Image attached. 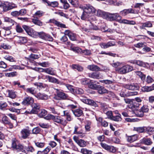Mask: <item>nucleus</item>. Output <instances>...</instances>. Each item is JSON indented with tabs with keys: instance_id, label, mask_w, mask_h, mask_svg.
Wrapping results in <instances>:
<instances>
[{
	"instance_id": "obj_29",
	"label": "nucleus",
	"mask_w": 154,
	"mask_h": 154,
	"mask_svg": "<svg viewBox=\"0 0 154 154\" xmlns=\"http://www.w3.org/2000/svg\"><path fill=\"white\" fill-rule=\"evenodd\" d=\"M4 19V22L8 23L11 26L14 25L15 23L14 20L8 17H5Z\"/></svg>"
},
{
	"instance_id": "obj_18",
	"label": "nucleus",
	"mask_w": 154,
	"mask_h": 154,
	"mask_svg": "<svg viewBox=\"0 0 154 154\" xmlns=\"http://www.w3.org/2000/svg\"><path fill=\"white\" fill-rule=\"evenodd\" d=\"M21 133L22 137L24 139H26L29 135L30 132L29 130L24 129L21 131Z\"/></svg>"
},
{
	"instance_id": "obj_60",
	"label": "nucleus",
	"mask_w": 154,
	"mask_h": 154,
	"mask_svg": "<svg viewBox=\"0 0 154 154\" xmlns=\"http://www.w3.org/2000/svg\"><path fill=\"white\" fill-rule=\"evenodd\" d=\"M98 85L94 84H91L89 85V87L90 88L97 90L98 88Z\"/></svg>"
},
{
	"instance_id": "obj_57",
	"label": "nucleus",
	"mask_w": 154,
	"mask_h": 154,
	"mask_svg": "<svg viewBox=\"0 0 154 154\" xmlns=\"http://www.w3.org/2000/svg\"><path fill=\"white\" fill-rule=\"evenodd\" d=\"M32 131V134H36L39 133L41 131V129L38 127H36L34 128Z\"/></svg>"
},
{
	"instance_id": "obj_40",
	"label": "nucleus",
	"mask_w": 154,
	"mask_h": 154,
	"mask_svg": "<svg viewBox=\"0 0 154 154\" xmlns=\"http://www.w3.org/2000/svg\"><path fill=\"white\" fill-rule=\"evenodd\" d=\"M121 116L120 114H119L118 116H113L111 119L116 122L120 121L122 120L120 117Z\"/></svg>"
},
{
	"instance_id": "obj_21",
	"label": "nucleus",
	"mask_w": 154,
	"mask_h": 154,
	"mask_svg": "<svg viewBox=\"0 0 154 154\" xmlns=\"http://www.w3.org/2000/svg\"><path fill=\"white\" fill-rule=\"evenodd\" d=\"M121 18H119V20H118V22L121 23L132 25L135 24V22L133 21H130L126 19L121 20Z\"/></svg>"
},
{
	"instance_id": "obj_23",
	"label": "nucleus",
	"mask_w": 154,
	"mask_h": 154,
	"mask_svg": "<svg viewBox=\"0 0 154 154\" xmlns=\"http://www.w3.org/2000/svg\"><path fill=\"white\" fill-rule=\"evenodd\" d=\"M51 22L54 24L55 25H57V26L60 27L61 28H66V26L65 25L62 24L59 22L57 21L54 20H50Z\"/></svg>"
},
{
	"instance_id": "obj_41",
	"label": "nucleus",
	"mask_w": 154,
	"mask_h": 154,
	"mask_svg": "<svg viewBox=\"0 0 154 154\" xmlns=\"http://www.w3.org/2000/svg\"><path fill=\"white\" fill-rule=\"evenodd\" d=\"M136 75L138 76L142 80H144L146 77V76L140 71L135 72Z\"/></svg>"
},
{
	"instance_id": "obj_13",
	"label": "nucleus",
	"mask_w": 154,
	"mask_h": 154,
	"mask_svg": "<svg viewBox=\"0 0 154 154\" xmlns=\"http://www.w3.org/2000/svg\"><path fill=\"white\" fill-rule=\"evenodd\" d=\"M82 101L83 103L95 107L97 106V104L94 100L91 99L84 98L82 99Z\"/></svg>"
},
{
	"instance_id": "obj_55",
	"label": "nucleus",
	"mask_w": 154,
	"mask_h": 154,
	"mask_svg": "<svg viewBox=\"0 0 154 154\" xmlns=\"http://www.w3.org/2000/svg\"><path fill=\"white\" fill-rule=\"evenodd\" d=\"M90 82V80L88 79L84 78L81 79V82L84 85H87Z\"/></svg>"
},
{
	"instance_id": "obj_45",
	"label": "nucleus",
	"mask_w": 154,
	"mask_h": 154,
	"mask_svg": "<svg viewBox=\"0 0 154 154\" xmlns=\"http://www.w3.org/2000/svg\"><path fill=\"white\" fill-rule=\"evenodd\" d=\"M34 150L33 148L31 146H25V151L24 152L26 153L28 152H33Z\"/></svg>"
},
{
	"instance_id": "obj_64",
	"label": "nucleus",
	"mask_w": 154,
	"mask_h": 154,
	"mask_svg": "<svg viewBox=\"0 0 154 154\" xmlns=\"http://www.w3.org/2000/svg\"><path fill=\"white\" fill-rule=\"evenodd\" d=\"M91 124V122L90 121H86V124L85 126V129L86 130L88 131H89Z\"/></svg>"
},
{
	"instance_id": "obj_63",
	"label": "nucleus",
	"mask_w": 154,
	"mask_h": 154,
	"mask_svg": "<svg viewBox=\"0 0 154 154\" xmlns=\"http://www.w3.org/2000/svg\"><path fill=\"white\" fill-rule=\"evenodd\" d=\"M66 86L68 89L73 94L75 88H74L73 86L68 84H66Z\"/></svg>"
},
{
	"instance_id": "obj_28",
	"label": "nucleus",
	"mask_w": 154,
	"mask_h": 154,
	"mask_svg": "<svg viewBox=\"0 0 154 154\" xmlns=\"http://www.w3.org/2000/svg\"><path fill=\"white\" fill-rule=\"evenodd\" d=\"M32 22L35 25L39 26H42L43 23L42 22L39 20L36 17H34L32 19Z\"/></svg>"
},
{
	"instance_id": "obj_31",
	"label": "nucleus",
	"mask_w": 154,
	"mask_h": 154,
	"mask_svg": "<svg viewBox=\"0 0 154 154\" xmlns=\"http://www.w3.org/2000/svg\"><path fill=\"white\" fill-rule=\"evenodd\" d=\"M8 92L9 97L12 99L16 98V94L15 92L12 90H9Z\"/></svg>"
},
{
	"instance_id": "obj_5",
	"label": "nucleus",
	"mask_w": 154,
	"mask_h": 154,
	"mask_svg": "<svg viewBox=\"0 0 154 154\" xmlns=\"http://www.w3.org/2000/svg\"><path fill=\"white\" fill-rule=\"evenodd\" d=\"M53 121L64 126H66L67 123L66 120L63 119L60 116H54Z\"/></svg>"
},
{
	"instance_id": "obj_56",
	"label": "nucleus",
	"mask_w": 154,
	"mask_h": 154,
	"mask_svg": "<svg viewBox=\"0 0 154 154\" xmlns=\"http://www.w3.org/2000/svg\"><path fill=\"white\" fill-rule=\"evenodd\" d=\"M35 144L37 147L41 148L44 147L45 145V143L43 142H35Z\"/></svg>"
},
{
	"instance_id": "obj_24",
	"label": "nucleus",
	"mask_w": 154,
	"mask_h": 154,
	"mask_svg": "<svg viewBox=\"0 0 154 154\" xmlns=\"http://www.w3.org/2000/svg\"><path fill=\"white\" fill-rule=\"evenodd\" d=\"M35 97L39 99L42 100H46L48 99V96L45 94H42L38 93L35 96Z\"/></svg>"
},
{
	"instance_id": "obj_3",
	"label": "nucleus",
	"mask_w": 154,
	"mask_h": 154,
	"mask_svg": "<svg viewBox=\"0 0 154 154\" xmlns=\"http://www.w3.org/2000/svg\"><path fill=\"white\" fill-rule=\"evenodd\" d=\"M23 27L29 35L34 38H37L38 35V32L34 30L31 27L25 25L23 26Z\"/></svg>"
},
{
	"instance_id": "obj_48",
	"label": "nucleus",
	"mask_w": 154,
	"mask_h": 154,
	"mask_svg": "<svg viewBox=\"0 0 154 154\" xmlns=\"http://www.w3.org/2000/svg\"><path fill=\"white\" fill-rule=\"evenodd\" d=\"M81 152L83 154H91L92 151L85 148H82L81 150Z\"/></svg>"
},
{
	"instance_id": "obj_17",
	"label": "nucleus",
	"mask_w": 154,
	"mask_h": 154,
	"mask_svg": "<svg viewBox=\"0 0 154 154\" xmlns=\"http://www.w3.org/2000/svg\"><path fill=\"white\" fill-rule=\"evenodd\" d=\"M88 76L90 77L97 79H100L102 77L100 73L98 72H95L90 73L88 75Z\"/></svg>"
},
{
	"instance_id": "obj_42",
	"label": "nucleus",
	"mask_w": 154,
	"mask_h": 154,
	"mask_svg": "<svg viewBox=\"0 0 154 154\" xmlns=\"http://www.w3.org/2000/svg\"><path fill=\"white\" fill-rule=\"evenodd\" d=\"M143 112L141 109L138 110L135 109V116L138 117H142L143 116Z\"/></svg>"
},
{
	"instance_id": "obj_53",
	"label": "nucleus",
	"mask_w": 154,
	"mask_h": 154,
	"mask_svg": "<svg viewBox=\"0 0 154 154\" xmlns=\"http://www.w3.org/2000/svg\"><path fill=\"white\" fill-rule=\"evenodd\" d=\"M127 140L130 143H132L135 141L134 135L127 136Z\"/></svg>"
},
{
	"instance_id": "obj_15",
	"label": "nucleus",
	"mask_w": 154,
	"mask_h": 154,
	"mask_svg": "<svg viewBox=\"0 0 154 154\" xmlns=\"http://www.w3.org/2000/svg\"><path fill=\"white\" fill-rule=\"evenodd\" d=\"M115 45V43L113 41L109 42L107 43H102L100 44L101 47L103 48H106L109 47L114 46Z\"/></svg>"
},
{
	"instance_id": "obj_62",
	"label": "nucleus",
	"mask_w": 154,
	"mask_h": 154,
	"mask_svg": "<svg viewBox=\"0 0 154 154\" xmlns=\"http://www.w3.org/2000/svg\"><path fill=\"white\" fill-rule=\"evenodd\" d=\"M122 64V63H120L119 62L110 63L111 65L112 66L116 68H117V67L118 66H121Z\"/></svg>"
},
{
	"instance_id": "obj_46",
	"label": "nucleus",
	"mask_w": 154,
	"mask_h": 154,
	"mask_svg": "<svg viewBox=\"0 0 154 154\" xmlns=\"http://www.w3.org/2000/svg\"><path fill=\"white\" fill-rule=\"evenodd\" d=\"M72 67L73 69H76L79 71H82L83 70L82 67L78 65H73L72 66Z\"/></svg>"
},
{
	"instance_id": "obj_54",
	"label": "nucleus",
	"mask_w": 154,
	"mask_h": 154,
	"mask_svg": "<svg viewBox=\"0 0 154 154\" xmlns=\"http://www.w3.org/2000/svg\"><path fill=\"white\" fill-rule=\"evenodd\" d=\"M26 91L28 93H30L32 94H34L35 93V88H27Z\"/></svg>"
},
{
	"instance_id": "obj_1",
	"label": "nucleus",
	"mask_w": 154,
	"mask_h": 154,
	"mask_svg": "<svg viewBox=\"0 0 154 154\" xmlns=\"http://www.w3.org/2000/svg\"><path fill=\"white\" fill-rule=\"evenodd\" d=\"M104 19L111 21L116 20L118 21L119 18H122V17L118 13L111 14L106 12L104 14Z\"/></svg>"
},
{
	"instance_id": "obj_14",
	"label": "nucleus",
	"mask_w": 154,
	"mask_h": 154,
	"mask_svg": "<svg viewBox=\"0 0 154 154\" xmlns=\"http://www.w3.org/2000/svg\"><path fill=\"white\" fill-rule=\"evenodd\" d=\"M64 34L68 36L71 40L72 41L76 40L75 35L69 30H65L64 32Z\"/></svg>"
},
{
	"instance_id": "obj_2",
	"label": "nucleus",
	"mask_w": 154,
	"mask_h": 154,
	"mask_svg": "<svg viewBox=\"0 0 154 154\" xmlns=\"http://www.w3.org/2000/svg\"><path fill=\"white\" fill-rule=\"evenodd\" d=\"M133 69V67L129 65H126L121 68L116 69V71L120 74H124L131 71Z\"/></svg>"
},
{
	"instance_id": "obj_43",
	"label": "nucleus",
	"mask_w": 154,
	"mask_h": 154,
	"mask_svg": "<svg viewBox=\"0 0 154 154\" xmlns=\"http://www.w3.org/2000/svg\"><path fill=\"white\" fill-rule=\"evenodd\" d=\"M142 100L139 97H135V107H138L141 105V103Z\"/></svg>"
},
{
	"instance_id": "obj_37",
	"label": "nucleus",
	"mask_w": 154,
	"mask_h": 154,
	"mask_svg": "<svg viewBox=\"0 0 154 154\" xmlns=\"http://www.w3.org/2000/svg\"><path fill=\"white\" fill-rule=\"evenodd\" d=\"M17 75V73L16 72H14L10 73H5V76L9 77L15 76Z\"/></svg>"
},
{
	"instance_id": "obj_10",
	"label": "nucleus",
	"mask_w": 154,
	"mask_h": 154,
	"mask_svg": "<svg viewBox=\"0 0 154 154\" xmlns=\"http://www.w3.org/2000/svg\"><path fill=\"white\" fill-rule=\"evenodd\" d=\"M84 11L90 15V14L95 12V9L93 6L88 5H86V7L84 9Z\"/></svg>"
},
{
	"instance_id": "obj_25",
	"label": "nucleus",
	"mask_w": 154,
	"mask_h": 154,
	"mask_svg": "<svg viewBox=\"0 0 154 154\" xmlns=\"http://www.w3.org/2000/svg\"><path fill=\"white\" fill-rule=\"evenodd\" d=\"M89 16L90 15L86 12H85V11L83 10V12L79 17L81 20H88V18Z\"/></svg>"
},
{
	"instance_id": "obj_16",
	"label": "nucleus",
	"mask_w": 154,
	"mask_h": 154,
	"mask_svg": "<svg viewBox=\"0 0 154 154\" xmlns=\"http://www.w3.org/2000/svg\"><path fill=\"white\" fill-rule=\"evenodd\" d=\"M73 134H80V135H79V136L81 138L83 137L84 136V134H83V131L82 130H79V128L76 126H75L74 128Z\"/></svg>"
},
{
	"instance_id": "obj_20",
	"label": "nucleus",
	"mask_w": 154,
	"mask_h": 154,
	"mask_svg": "<svg viewBox=\"0 0 154 154\" xmlns=\"http://www.w3.org/2000/svg\"><path fill=\"white\" fill-rule=\"evenodd\" d=\"M134 10L131 9H124L120 12V14L122 16H125L129 13H133Z\"/></svg>"
},
{
	"instance_id": "obj_26",
	"label": "nucleus",
	"mask_w": 154,
	"mask_h": 154,
	"mask_svg": "<svg viewBox=\"0 0 154 154\" xmlns=\"http://www.w3.org/2000/svg\"><path fill=\"white\" fill-rule=\"evenodd\" d=\"M74 115L76 117L80 116L83 114L82 111L79 109L75 110H72Z\"/></svg>"
},
{
	"instance_id": "obj_44",
	"label": "nucleus",
	"mask_w": 154,
	"mask_h": 154,
	"mask_svg": "<svg viewBox=\"0 0 154 154\" xmlns=\"http://www.w3.org/2000/svg\"><path fill=\"white\" fill-rule=\"evenodd\" d=\"M48 80L50 82L58 83V80L57 79L50 76H49Z\"/></svg>"
},
{
	"instance_id": "obj_59",
	"label": "nucleus",
	"mask_w": 154,
	"mask_h": 154,
	"mask_svg": "<svg viewBox=\"0 0 154 154\" xmlns=\"http://www.w3.org/2000/svg\"><path fill=\"white\" fill-rule=\"evenodd\" d=\"M154 81V80L150 76H148L146 79V82L148 84L152 83Z\"/></svg>"
},
{
	"instance_id": "obj_11",
	"label": "nucleus",
	"mask_w": 154,
	"mask_h": 154,
	"mask_svg": "<svg viewBox=\"0 0 154 154\" xmlns=\"http://www.w3.org/2000/svg\"><path fill=\"white\" fill-rule=\"evenodd\" d=\"M34 101V99L32 97H26L24 99L22 102V103L25 105H28L33 103Z\"/></svg>"
},
{
	"instance_id": "obj_51",
	"label": "nucleus",
	"mask_w": 154,
	"mask_h": 154,
	"mask_svg": "<svg viewBox=\"0 0 154 154\" xmlns=\"http://www.w3.org/2000/svg\"><path fill=\"white\" fill-rule=\"evenodd\" d=\"M141 90L144 92H149L152 91L151 86H144L141 89Z\"/></svg>"
},
{
	"instance_id": "obj_9",
	"label": "nucleus",
	"mask_w": 154,
	"mask_h": 154,
	"mask_svg": "<svg viewBox=\"0 0 154 154\" xmlns=\"http://www.w3.org/2000/svg\"><path fill=\"white\" fill-rule=\"evenodd\" d=\"M97 91L99 93L103 94L106 93H109L111 95L113 96L114 93L110 91H108L106 89H105L103 87L98 85Z\"/></svg>"
},
{
	"instance_id": "obj_35",
	"label": "nucleus",
	"mask_w": 154,
	"mask_h": 154,
	"mask_svg": "<svg viewBox=\"0 0 154 154\" xmlns=\"http://www.w3.org/2000/svg\"><path fill=\"white\" fill-rule=\"evenodd\" d=\"M51 149L49 146L47 147L43 151L41 152L38 151L37 152V154H47L51 150Z\"/></svg>"
},
{
	"instance_id": "obj_50",
	"label": "nucleus",
	"mask_w": 154,
	"mask_h": 154,
	"mask_svg": "<svg viewBox=\"0 0 154 154\" xmlns=\"http://www.w3.org/2000/svg\"><path fill=\"white\" fill-rule=\"evenodd\" d=\"M18 41L19 42L23 44L26 43L27 42V40L26 38L20 37H19Z\"/></svg>"
},
{
	"instance_id": "obj_12",
	"label": "nucleus",
	"mask_w": 154,
	"mask_h": 154,
	"mask_svg": "<svg viewBox=\"0 0 154 154\" xmlns=\"http://www.w3.org/2000/svg\"><path fill=\"white\" fill-rule=\"evenodd\" d=\"M54 89L56 90V92L57 97L60 99L64 100L67 99V96L66 94L61 91H60V90L58 89L54 88Z\"/></svg>"
},
{
	"instance_id": "obj_34",
	"label": "nucleus",
	"mask_w": 154,
	"mask_h": 154,
	"mask_svg": "<svg viewBox=\"0 0 154 154\" xmlns=\"http://www.w3.org/2000/svg\"><path fill=\"white\" fill-rule=\"evenodd\" d=\"M83 93L84 91L82 89L79 88H75L73 94H81Z\"/></svg>"
},
{
	"instance_id": "obj_52",
	"label": "nucleus",
	"mask_w": 154,
	"mask_h": 154,
	"mask_svg": "<svg viewBox=\"0 0 154 154\" xmlns=\"http://www.w3.org/2000/svg\"><path fill=\"white\" fill-rule=\"evenodd\" d=\"M43 14L44 13L42 11H38L35 13L33 17H36V16H37L38 17H40L42 16Z\"/></svg>"
},
{
	"instance_id": "obj_22",
	"label": "nucleus",
	"mask_w": 154,
	"mask_h": 154,
	"mask_svg": "<svg viewBox=\"0 0 154 154\" xmlns=\"http://www.w3.org/2000/svg\"><path fill=\"white\" fill-rule=\"evenodd\" d=\"M48 109L51 113L54 114L59 115L60 113L57 109V106H51L48 108Z\"/></svg>"
},
{
	"instance_id": "obj_33",
	"label": "nucleus",
	"mask_w": 154,
	"mask_h": 154,
	"mask_svg": "<svg viewBox=\"0 0 154 154\" xmlns=\"http://www.w3.org/2000/svg\"><path fill=\"white\" fill-rule=\"evenodd\" d=\"M16 147V149L18 151H21L23 152H24L25 151V146L20 144H19Z\"/></svg>"
},
{
	"instance_id": "obj_38",
	"label": "nucleus",
	"mask_w": 154,
	"mask_h": 154,
	"mask_svg": "<svg viewBox=\"0 0 154 154\" xmlns=\"http://www.w3.org/2000/svg\"><path fill=\"white\" fill-rule=\"evenodd\" d=\"M110 2L111 4H113L115 5L119 6L122 5V2L119 1L117 2L116 0H110Z\"/></svg>"
},
{
	"instance_id": "obj_32",
	"label": "nucleus",
	"mask_w": 154,
	"mask_h": 154,
	"mask_svg": "<svg viewBox=\"0 0 154 154\" xmlns=\"http://www.w3.org/2000/svg\"><path fill=\"white\" fill-rule=\"evenodd\" d=\"M152 26V24L150 21H148L143 23L141 27L143 29H144L146 27H151Z\"/></svg>"
},
{
	"instance_id": "obj_6",
	"label": "nucleus",
	"mask_w": 154,
	"mask_h": 154,
	"mask_svg": "<svg viewBox=\"0 0 154 154\" xmlns=\"http://www.w3.org/2000/svg\"><path fill=\"white\" fill-rule=\"evenodd\" d=\"M73 139L75 143L80 147H83L86 146V142L81 139H79V137L76 136L73 137Z\"/></svg>"
},
{
	"instance_id": "obj_7",
	"label": "nucleus",
	"mask_w": 154,
	"mask_h": 154,
	"mask_svg": "<svg viewBox=\"0 0 154 154\" xmlns=\"http://www.w3.org/2000/svg\"><path fill=\"white\" fill-rule=\"evenodd\" d=\"M38 35H39L40 37L41 38L46 40L52 41L53 40L52 37L43 32H38Z\"/></svg>"
},
{
	"instance_id": "obj_19",
	"label": "nucleus",
	"mask_w": 154,
	"mask_h": 154,
	"mask_svg": "<svg viewBox=\"0 0 154 154\" xmlns=\"http://www.w3.org/2000/svg\"><path fill=\"white\" fill-rule=\"evenodd\" d=\"M42 1L44 3H47L48 5L53 7H56L58 5V2L56 1L50 2L48 0H42Z\"/></svg>"
},
{
	"instance_id": "obj_49",
	"label": "nucleus",
	"mask_w": 154,
	"mask_h": 154,
	"mask_svg": "<svg viewBox=\"0 0 154 154\" xmlns=\"http://www.w3.org/2000/svg\"><path fill=\"white\" fill-rule=\"evenodd\" d=\"M47 114V111L44 109H42L38 114V116L40 117H42L45 116Z\"/></svg>"
},
{
	"instance_id": "obj_8",
	"label": "nucleus",
	"mask_w": 154,
	"mask_h": 154,
	"mask_svg": "<svg viewBox=\"0 0 154 154\" xmlns=\"http://www.w3.org/2000/svg\"><path fill=\"white\" fill-rule=\"evenodd\" d=\"M32 109L30 111V113L33 114H36L40 108L41 106L38 103H33L32 105Z\"/></svg>"
},
{
	"instance_id": "obj_47",
	"label": "nucleus",
	"mask_w": 154,
	"mask_h": 154,
	"mask_svg": "<svg viewBox=\"0 0 154 154\" xmlns=\"http://www.w3.org/2000/svg\"><path fill=\"white\" fill-rule=\"evenodd\" d=\"M10 121L8 118L5 115H4L2 118V122L5 125H6Z\"/></svg>"
},
{
	"instance_id": "obj_27",
	"label": "nucleus",
	"mask_w": 154,
	"mask_h": 154,
	"mask_svg": "<svg viewBox=\"0 0 154 154\" xmlns=\"http://www.w3.org/2000/svg\"><path fill=\"white\" fill-rule=\"evenodd\" d=\"M87 68L92 71H98L100 70V68L98 66L94 65H88Z\"/></svg>"
},
{
	"instance_id": "obj_36",
	"label": "nucleus",
	"mask_w": 154,
	"mask_h": 154,
	"mask_svg": "<svg viewBox=\"0 0 154 154\" xmlns=\"http://www.w3.org/2000/svg\"><path fill=\"white\" fill-rule=\"evenodd\" d=\"M142 142L144 144L148 145H150L152 143L150 138H143L142 140Z\"/></svg>"
},
{
	"instance_id": "obj_39",
	"label": "nucleus",
	"mask_w": 154,
	"mask_h": 154,
	"mask_svg": "<svg viewBox=\"0 0 154 154\" xmlns=\"http://www.w3.org/2000/svg\"><path fill=\"white\" fill-rule=\"evenodd\" d=\"M71 50L78 53H81L82 52V50L77 47L72 48H71Z\"/></svg>"
},
{
	"instance_id": "obj_30",
	"label": "nucleus",
	"mask_w": 154,
	"mask_h": 154,
	"mask_svg": "<svg viewBox=\"0 0 154 154\" xmlns=\"http://www.w3.org/2000/svg\"><path fill=\"white\" fill-rule=\"evenodd\" d=\"M46 73L51 75H55L56 74L55 70L53 68L49 67L46 68Z\"/></svg>"
},
{
	"instance_id": "obj_4",
	"label": "nucleus",
	"mask_w": 154,
	"mask_h": 154,
	"mask_svg": "<svg viewBox=\"0 0 154 154\" xmlns=\"http://www.w3.org/2000/svg\"><path fill=\"white\" fill-rule=\"evenodd\" d=\"M17 7V5L14 4L9 3L8 2H5L2 6L3 11L6 12Z\"/></svg>"
},
{
	"instance_id": "obj_58",
	"label": "nucleus",
	"mask_w": 154,
	"mask_h": 154,
	"mask_svg": "<svg viewBox=\"0 0 154 154\" xmlns=\"http://www.w3.org/2000/svg\"><path fill=\"white\" fill-rule=\"evenodd\" d=\"M106 12L102 11L100 10H98L97 13V15L98 16L102 17L104 18V14Z\"/></svg>"
},
{
	"instance_id": "obj_61",
	"label": "nucleus",
	"mask_w": 154,
	"mask_h": 154,
	"mask_svg": "<svg viewBox=\"0 0 154 154\" xmlns=\"http://www.w3.org/2000/svg\"><path fill=\"white\" fill-rule=\"evenodd\" d=\"M135 64H136L139 66H141L144 67L146 66L145 63L140 60H136L135 61Z\"/></svg>"
}]
</instances>
